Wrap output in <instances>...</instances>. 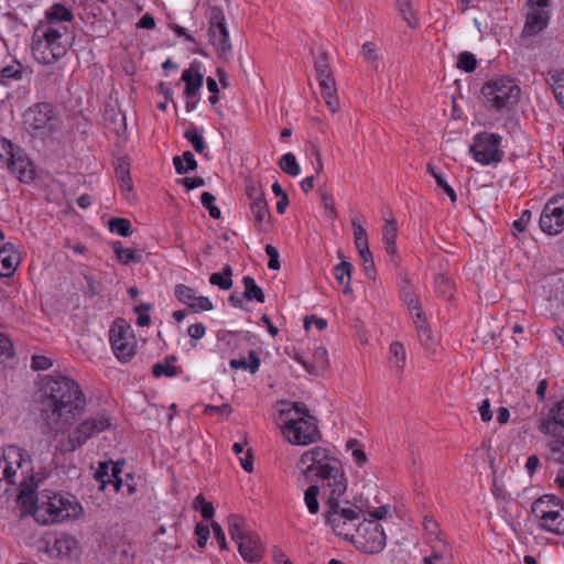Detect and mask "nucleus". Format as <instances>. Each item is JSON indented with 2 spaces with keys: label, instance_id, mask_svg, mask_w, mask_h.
<instances>
[{
  "label": "nucleus",
  "instance_id": "obj_1",
  "mask_svg": "<svg viewBox=\"0 0 564 564\" xmlns=\"http://www.w3.org/2000/svg\"><path fill=\"white\" fill-rule=\"evenodd\" d=\"M41 413L56 433L70 425L86 408L82 386L61 371H53L39 379Z\"/></svg>",
  "mask_w": 564,
  "mask_h": 564
},
{
  "label": "nucleus",
  "instance_id": "obj_2",
  "mask_svg": "<svg viewBox=\"0 0 564 564\" xmlns=\"http://www.w3.org/2000/svg\"><path fill=\"white\" fill-rule=\"evenodd\" d=\"M299 467L306 477H316L322 482V496L345 494L347 479L340 460L321 446L306 451L300 458Z\"/></svg>",
  "mask_w": 564,
  "mask_h": 564
},
{
  "label": "nucleus",
  "instance_id": "obj_3",
  "mask_svg": "<svg viewBox=\"0 0 564 564\" xmlns=\"http://www.w3.org/2000/svg\"><path fill=\"white\" fill-rule=\"evenodd\" d=\"M20 487L19 500L25 503L35 491L32 462L20 447L10 445L0 454V482Z\"/></svg>",
  "mask_w": 564,
  "mask_h": 564
},
{
  "label": "nucleus",
  "instance_id": "obj_4",
  "mask_svg": "<svg viewBox=\"0 0 564 564\" xmlns=\"http://www.w3.org/2000/svg\"><path fill=\"white\" fill-rule=\"evenodd\" d=\"M84 513L82 505L73 497L53 490H42L35 496L33 517L44 525L79 519Z\"/></svg>",
  "mask_w": 564,
  "mask_h": 564
},
{
  "label": "nucleus",
  "instance_id": "obj_5",
  "mask_svg": "<svg viewBox=\"0 0 564 564\" xmlns=\"http://www.w3.org/2000/svg\"><path fill=\"white\" fill-rule=\"evenodd\" d=\"M345 494L333 495L332 492L323 496L325 501L324 518L333 532L348 541H352L358 532V528L364 519L361 511L348 501L343 505Z\"/></svg>",
  "mask_w": 564,
  "mask_h": 564
},
{
  "label": "nucleus",
  "instance_id": "obj_6",
  "mask_svg": "<svg viewBox=\"0 0 564 564\" xmlns=\"http://www.w3.org/2000/svg\"><path fill=\"white\" fill-rule=\"evenodd\" d=\"M281 414L285 415L282 433L289 443L303 446L316 441V420L304 405L294 404L289 410H282Z\"/></svg>",
  "mask_w": 564,
  "mask_h": 564
},
{
  "label": "nucleus",
  "instance_id": "obj_7",
  "mask_svg": "<svg viewBox=\"0 0 564 564\" xmlns=\"http://www.w3.org/2000/svg\"><path fill=\"white\" fill-rule=\"evenodd\" d=\"M22 122L30 135L45 140L61 129L62 118L52 102L42 101L30 106L23 112Z\"/></svg>",
  "mask_w": 564,
  "mask_h": 564
},
{
  "label": "nucleus",
  "instance_id": "obj_8",
  "mask_svg": "<svg viewBox=\"0 0 564 564\" xmlns=\"http://www.w3.org/2000/svg\"><path fill=\"white\" fill-rule=\"evenodd\" d=\"M72 42L55 30H34L32 35L31 51L34 59L43 65H53L63 58Z\"/></svg>",
  "mask_w": 564,
  "mask_h": 564
},
{
  "label": "nucleus",
  "instance_id": "obj_9",
  "mask_svg": "<svg viewBox=\"0 0 564 564\" xmlns=\"http://www.w3.org/2000/svg\"><path fill=\"white\" fill-rule=\"evenodd\" d=\"M227 522L230 538L237 544L241 557L248 563L260 562L264 553V544L259 534L250 530L240 516L230 514Z\"/></svg>",
  "mask_w": 564,
  "mask_h": 564
},
{
  "label": "nucleus",
  "instance_id": "obj_10",
  "mask_svg": "<svg viewBox=\"0 0 564 564\" xmlns=\"http://www.w3.org/2000/svg\"><path fill=\"white\" fill-rule=\"evenodd\" d=\"M0 161L20 182L31 183L35 178V167L25 150L0 137Z\"/></svg>",
  "mask_w": 564,
  "mask_h": 564
},
{
  "label": "nucleus",
  "instance_id": "obj_11",
  "mask_svg": "<svg viewBox=\"0 0 564 564\" xmlns=\"http://www.w3.org/2000/svg\"><path fill=\"white\" fill-rule=\"evenodd\" d=\"M521 89L511 78L501 77L487 82L481 88L486 106L496 110H503L514 105L520 97Z\"/></svg>",
  "mask_w": 564,
  "mask_h": 564
},
{
  "label": "nucleus",
  "instance_id": "obj_12",
  "mask_svg": "<svg viewBox=\"0 0 564 564\" xmlns=\"http://www.w3.org/2000/svg\"><path fill=\"white\" fill-rule=\"evenodd\" d=\"M110 425V419L106 414H97L95 416L86 417L68 433L66 440L61 442V452H75L86 444L89 438L106 431Z\"/></svg>",
  "mask_w": 564,
  "mask_h": 564
},
{
  "label": "nucleus",
  "instance_id": "obj_13",
  "mask_svg": "<svg viewBox=\"0 0 564 564\" xmlns=\"http://www.w3.org/2000/svg\"><path fill=\"white\" fill-rule=\"evenodd\" d=\"M387 542L384 530L380 523L375 520L362 519L358 532L351 543L360 551L367 554H377L381 552Z\"/></svg>",
  "mask_w": 564,
  "mask_h": 564
},
{
  "label": "nucleus",
  "instance_id": "obj_14",
  "mask_svg": "<svg viewBox=\"0 0 564 564\" xmlns=\"http://www.w3.org/2000/svg\"><path fill=\"white\" fill-rule=\"evenodd\" d=\"M109 341L115 356L122 362L135 355L137 340L131 326L123 319L113 323L109 330Z\"/></svg>",
  "mask_w": 564,
  "mask_h": 564
},
{
  "label": "nucleus",
  "instance_id": "obj_15",
  "mask_svg": "<svg viewBox=\"0 0 564 564\" xmlns=\"http://www.w3.org/2000/svg\"><path fill=\"white\" fill-rule=\"evenodd\" d=\"M501 147V137L495 133L481 132L475 135L474 143L469 151L473 158L484 164H496L502 161L503 151Z\"/></svg>",
  "mask_w": 564,
  "mask_h": 564
},
{
  "label": "nucleus",
  "instance_id": "obj_16",
  "mask_svg": "<svg viewBox=\"0 0 564 564\" xmlns=\"http://www.w3.org/2000/svg\"><path fill=\"white\" fill-rule=\"evenodd\" d=\"M315 70L322 97L324 98L327 108L334 113L339 108V100L337 97L335 78L329 68L328 57L325 52H321L315 57Z\"/></svg>",
  "mask_w": 564,
  "mask_h": 564
},
{
  "label": "nucleus",
  "instance_id": "obj_17",
  "mask_svg": "<svg viewBox=\"0 0 564 564\" xmlns=\"http://www.w3.org/2000/svg\"><path fill=\"white\" fill-rule=\"evenodd\" d=\"M539 225L541 230L550 236L564 230V195H555L547 200L542 209Z\"/></svg>",
  "mask_w": 564,
  "mask_h": 564
},
{
  "label": "nucleus",
  "instance_id": "obj_18",
  "mask_svg": "<svg viewBox=\"0 0 564 564\" xmlns=\"http://www.w3.org/2000/svg\"><path fill=\"white\" fill-rule=\"evenodd\" d=\"M406 304L421 345L425 350L434 351L437 339L426 321L419 300L414 296H410L406 299Z\"/></svg>",
  "mask_w": 564,
  "mask_h": 564
},
{
  "label": "nucleus",
  "instance_id": "obj_19",
  "mask_svg": "<svg viewBox=\"0 0 564 564\" xmlns=\"http://www.w3.org/2000/svg\"><path fill=\"white\" fill-rule=\"evenodd\" d=\"M530 11L525 15V22L522 30V36H535L544 31L550 22V12L546 8L550 6L549 0H528Z\"/></svg>",
  "mask_w": 564,
  "mask_h": 564
},
{
  "label": "nucleus",
  "instance_id": "obj_20",
  "mask_svg": "<svg viewBox=\"0 0 564 564\" xmlns=\"http://www.w3.org/2000/svg\"><path fill=\"white\" fill-rule=\"evenodd\" d=\"M543 500H535L531 506L532 513L538 518L539 527L554 534H564V508L543 509Z\"/></svg>",
  "mask_w": 564,
  "mask_h": 564
},
{
  "label": "nucleus",
  "instance_id": "obj_21",
  "mask_svg": "<svg viewBox=\"0 0 564 564\" xmlns=\"http://www.w3.org/2000/svg\"><path fill=\"white\" fill-rule=\"evenodd\" d=\"M209 40L219 54H225L231 50L229 31L226 25L225 15L220 10L212 15Z\"/></svg>",
  "mask_w": 564,
  "mask_h": 564
},
{
  "label": "nucleus",
  "instance_id": "obj_22",
  "mask_svg": "<svg viewBox=\"0 0 564 564\" xmlns=\"http://www.w3.org/2000/svg\"><path fill=\"white\" fill-rule=\"evenodd\" d=\"M124 460L101 462L95 474L96 479L100 484V489L104 490L108 484L113 486L116 492H119L123 486V471Z\"/></svg>",
  "mask_w": 564,
  "mask_h": 564
},
{
  "label": "nucleus",
  "instance_id": "obj_23",
  "mask_svg": "<svg viewBox=\"0 0 564 564\" xmlns=\"http://www.w3.org/2000/svg\"><path fill=\"white\" fill-rule=\"evenodd\" d=\"M560 427L564 429V398L551 410L550 417L539 420V430L544 434H557Z\"/></svg>",
  "mask_w": 564,
  "mask_h": 564
},
{
  "label": "nucleus",
  "instance_id": "obj_24",
  "mask_svg": "<svg viewBox=\"0 0 564 564\" xmlns=\"http://www.w3.org/2000/svg\"><path fill=\"white\" fill-rule=\"evenodd\" d=\"M20 263L15 246L11 242H4L0 247V276L12 275Z\"/></svg>",
  "mask_w": 564,
  "mask_h": 564
},
{
  "label": "nucleus",
  "instance_id": "obj_25",
  "mask_svg": "<svg viewBox=\"0 0 564 564\" xmlns=\"http://www.w3.org/2000/svg\"><path fill=\"white\" fill-rule=\"evenodd\" d=\"M350 224L354 232V243L358 253L370 250L368 234L365 227L367 224L366 217L360 213H352L350 215Z\"/></svg>",
  "mask_w": 564,
  "mask_h": 564
},
{
  "label": "nucleus",
  "instance_id": "obj_26",
  "mask_svg": "<svg viewBox=\"0 0 564 564\" xmlns=\"http://www.w3.org/2000/svg\"><path fill=\"white\" fill-rule=\"evenodd\" d=\"M181 79L185 83V98H196L203 87L204 75L199 70H193V68H187L183 70Z\"/></svg>",
  "mask_w": 564,
  "mask_h": 564
},
{
  "label": "nucleus",
  "instance_id": "obj_27",
  "mask_svg": "<svg viewBox=\"0 0 564 564\" xmlns=\"http://www.w3.org/2000/svg\"><path fill=\"white\" fill-rule=\"evenodd\" d=\"M397 8L410 28L414 29L420 25L419 9L415 0H397Z\"/></svg>",
  "mask_w": 564,
  "mask_h": 564
},
{
  "label": "nucleus",
  "instance_id": "obj_28",
  "mask_svg": "<svg viewBox=\"0 0 564 564\" xmlns=\"http://www.w3.org/2000/svg\"><path fill=\"white\" fill-rule=\"evenodd\" d=\"M15 360V348L12 339L0 332V371L12 367Z\"/></svg>",
  "mask_w": 564,
  "mask_h": 564
},
{
  "label": "nucleus",
  "instance_id": "obj_29",
  "mask_svg": "<svg viewBox=\"0 0 564 564\" xmlns=\"http://www.w3.org/2000/svg\"><path fill=\"white\" fill-rule=\"evenodd\" d=\"M398 225L394 218H387L382 228V242L390 256L397 254Z\"/></svg>",
  "mask_w": 564,
  "mask_h": 564
},
{
  "label": "nucleus",
  "instance_id": "obj_30",
  "mask_svg": "<svg viewBox=\"0 0 564 564\" xmlns=\"http://www.w3.org/2000/svg\"><path fill=\"white\" fill-rule=\"evenodd\" d=\"M250 209L254 218V226L259 231H265L271 220L267 200L251 202Z\"/></svg>",
  "mask_w": 564,
  "mask_h": 564
},
{
  "label": "nucleus",
  "instance_id": "obj_31",
  "mask_svg": "<svg viewBox=\"0 0 564 564\" xmlns=\"http://www.w3.org/2000/svg\"><path fill=\"white\" fill-rule=\"evenodd\" d=\"M435 292L440 297H444L448 302L454 301L455 282L448 275L441 273L434 280Z\"/></svg>",
  "mask_w": 564,
  "mask_h": 564
},
{
  "label": "nucleus",
  "instance_id": "obj_32",
  "mask_svg": "<svg viewBox=\"0 0 564 564\" xmlns=\"http://www.w3.org/2000/svg\"><path fill=\"white\" fill-rule=\"evenodd\" d=\"M112 250L117 260L122 264H130L141 260V254L133 248H126L122 241H115L112 243Z\"/></svg>",
  "mask_w": 564,
  "mask_h": 564
},
{
  "label": "nucleus",
  "instance_id": "obj_33",
  "mask_svg": "<svg viewBox=\"0 0 564 564\" xmlns=\"http://www.w3.org/2000/svg\"><path fill=\"white\" fill-rule=\"evenodd\" d=\"M242 284L245 286L243 299L247 301H257L258 303H264L265 295L260 286L257 285L256 280L246 275L242 278Z\"/></svg>",
  "mask_w": 564,
  "mask_h": 564
},
{
  "label": "nucleus",
  "instance_id": "obj_34",
  "mask_svg": "<svg viewBox=\"0 0 564 564\" xmlns=\"http://www.w3.org/2000/svg\"><path fill=\"white\" fill-rule=\"evenodd\" d=\"M549 82L556 101L564 109V69L549 72Z\"/></svg>",
  "mask_w": 564,
  "mask_h": 564
},
{
  "label": "nucleus",
  "instance_id": "obj_35",
  "mask_svg": "<svg viewBox=\"0 0 564 564\" xmlns=\"http://www.w3.org/2000/svg\"><path fill=\"white\" fill-rule=\"evenodd\" d=\"M389 362L397 371H402L406 362L405 347L400 341H393L389 348Z\"/></svg>",
  "mask_w": 564,
  "mask_h": 564
},
{
  "label": "nucleus",
  "instance_id": "obj_36",
  "mask_svg": "<svg viewBox=\"0 0 564 564\" xmlns=\"http://www.w3.org/2000/svg\"><path fill=\"white\" fill-rule=\"evenodd\" d=\"M173 165L177 174L184 175L197 169V161L191 151H185L182 156L173 158Z\"/></svg>",
  "mask_w": 564,
  "mask_h": 564
},
{
  "label": "nucleus",
  "instance_id": "obj_37",
  "mask_svg": "<svg viewBox=\"0 0 564 564\" xmlns=\"http://www.w3.org/2000/svg\"><path fill=\"white\" fill-rule=\"evenodd\" d=\"M76 540L70 535H61L55 539L52 550L61 557L70 556L76 549Z\"/></svg>",
  "mask_w": 564,
  "mask_h": 564
},
{
  "label": "nucleus",
  "instance_id": "obj_38",
  "mask_svg": "<svg viewBox=\"0 0 564 564\" xmlns=\"http://www.w3.org/2000/svg\"><path fill=\"white\" fill-rule=\"evenodd\" d=\"M209 283L218 286L220 290L227 291L232 286V269L225 265L221 272H215L209 275Z\"/></svg>",
  "mask_w": 564,
  "mask_h": 564
},
{
  "label": "nucleus",
  "instance_id": "obj_39",
  "mask_svg": "<svg viewBox=\"0 0 564 564\" xmlns=\"http://www.w3.org/2000/svg\"><path fill=\"white\" fill-rule=\"evenodd\" d=\"M73 18L72 10L62 3H54L45 12V19H52L67 24L73 21Z\"/></svg>",
  "mask_w": 564,
  "mask_h": 564
},
{
  "label": "nucleus",
  "instance_id": "obj_40",
  "mask_svg": "<svg viewBox=\"0 0 564 564\" xmlns=\"http://www.w3.org/2000/svg\"><path fill=\"white\" fill-rule=\"evenodd\" d=\"M232 452L239 459L240 466L246 473H252L253 470V457L250 449H245V444L234 443Z\"/></svg>",
  "mask_w": 564,
  "mask_h": 564
},
{
  "label": "nucleus",
  "instance_id": "obj_41",
  "mask_svg": "<svg viewBox=\"0 0 564 564\" xmlns=\"http://www.w3.org/2000/svg\"><path fill=\"white\" fill-rule=\"evenodd\" d=\"M427 171L435 178L436 184L441 187L451 198L452 202H456L457 195L455 189L448 184L445 174L431 164L427 165Z\"/></svg>",
  "mask_w": 564,
  "mask_h": 564
},
{
  "label": "nucleus",
  "instance_id": "obj_42",
  "mask_svg": "<svg viewBox=\"0 0 564 564\" xmlns=\"http://www.w3.org/2000/svg\"><path fill=\"white\" fill-rule=\"evenodd\" d=\"M108 228L110 232L116 234L120 237H129L132 235L131 221L122 217H113L108 221Z\"/></svg>",
  "mask_w": 564,
  "mask_h": 564
},
{
  "label": "nucleus",
  "instance_id": "obj_43",
  "mask_svg": "<svg viewBox=\"0 0 564 564\" xmlns=\"http://www.w3.org/2000/svg\"><path fill=\"white\" fill-rule=\"evenodd\" d=\"M351 269V263L346 261H341L334 268V276L340 285L345 286V293L350 289Z\"/></svg>",
  "mask_w": 564,
  "mask_h": 564
},
{
  "label": "nucleus",
  "instance_id": "obj_44",
  "mask_svg": "<svg viewBox=\"0 0 564 564\" xmlns=\"http://www.w3.org/2000/svg\"><path fill=\"white\" fill-rule=\"evenodd\" d=\"M279 165L281 170L290 176L295 177L301 174V166L292 152L283 154L280 159Z\"/></svg>",
  "mask_w": 564,
  "mask_h": 564
},
{
  "label": "nucleus",
  "instance_id": "obj_45",
  "mask_svg": "<svg viewBox=\"0 0 564 564\" xmlns=\"http://www.w3.org/2000/svg\"><path fill=\"white\" fill-rule=\"evenodd\" d=\"M322 486L312 485L304 492V501L311 514H317L319 511L318 495Z\"/></svg>",
  "mask_w": 564,
  "mask_h": 564
},
{
  "label": "nucleus",
  "instance_id": "obj_46",
  "mask_svg": "<svg viewBox=\"0 0 564 564\" xmlns=\"http://www.w3.org/2000/svg\"><path fill=\"white\" fill-rule=\"evenodd\" d=\"M184 138L191 143L197 153H203L206 149V142L203 134L196 127H191L184 131Z\"/></svg>",
  "mask_w": 564,
  "mask_h": 564
},
{
  "label": "nucleus",
  "instance_id": "obj_47",
  "mask_svg": "<svg viewBox=\"0 0 564 564\" xmlns=\"http://www.w3.org/2000/svg\"><path fill=\"white\" fill-rule=\"evenodd\" d=\"M174 296L184 305H189L193 303L196 296V291L183 283H178L174 288Z\"/></svg>",
  "mask_w": 564,
  "mask_h": 564
},
{
  "label": "nucleus",
  "instance_id": "obj_48",
  "mask_svg": "<svg viewBox=\"0 0 564 564\" xmlns=\"http://www.w3.org/2000/svg\"><path fill=\"white\" fill-rule=\"evenodd\" d=\"M35 30H41L42 32H45L46 30H55L58 31L62 34V37H67L69 33V28L67 23L58 22L52 19H45V21H41L40 24L36 26Z\"/></svg>",
  "mask_w": 564,
  "mask_h": 564
},
{
  "label": "nucleus",
  "instance_id": "obj_49",
  "mask_svg": "<svg viewBox=\"0 0 564 564\" xmlns=\"http://www.w3.org/2000/svg\"><path fill=\"white\" fill-rule=\"evenodd\" d=\"M216 197L209 192H203L200 196V203L204 208L209 213V216L214 219H219L221 216L220 209L215 205Z\"/></svg>",
  "mask_w": 564,
  "mask_h": 564
},
{
  "label": "nucleus",
  "instance_id": "obj_50",
  "mask_svg": "<svg viewBox=\"0 0 564 564\" xmlns=\"http://www.w3.org/2000/svg\"><path fill=\"white\" fill-rule=\"evenodd\" d=\"M116 174L119 177V186L123 191L132 189V181L129 172L128 165L122 162L116 166Z\"/></svg>",
  "mask_w": 564,
  "mask_h": 564
},
{
  "label": "nucleus",
  "instance_id": "obj_51",
  "mask_svg": "<svg viewBox=\"0 0 564 564\" xmlns=\"http://www.w3.org/2000/svg\"><path fill=\"white\" fill-rule=\"evenodd\" d=\"M152 373L155 378H172L177 375V368L166 360L165 362L155 364L152 368Z\"/></svg>",
  "mask_w": 564,
  "mask_h": 564
},
{
  "label": "nucleus",
  "instance_id": "obj_52",
  "mask_svg": "<svg viewBox=\"0 0 564 564\" xmlns=\"http://www.w3.org/2000/svg\"><path fill=\"white\" fill-rule=\"evenodd\" d=\"M194 507L196 510L200 511L202 517L205 520H209L215 514V509L212 502L206 501L203 495H198L194 500Z\"/></svg>",
  "mask_w": 564,
  "mask_h": 564
},
{
  "label": "nucleus",
  "instance_id": "obj_53",
  "mask_svg": "<svg viewBox=\"0 0 564 564\" xmlns=\"http://www.w3.org/2000/svg\"><path fill=\"white\" fill-rule=\"evenodd\" d=\"M193 313L209 312L214 308L213 302L209 297L204 295H196L195 300L188 307Z\"/></svg>",
  "mask_w": 564,
  "mask_h": 564
},
{
  "label": "nucleus",
  "instance_id": "obj_54",
  "mask_svg": "<svg viewBox=\"0 0 564 564\" xmlns=\"http://www.w3.org/2000/svg\"><path fill=\"white\" fill-rule=\"evenodd\" d=\"M187 335L191 337L192 347H196V341L206 335V326L203 323L191 324L187 328Z\"/></svg>",
  "mask_w": 564,
  "mask_h": 564
},
{
  "label": "nucleus",
  "instance_id": "obj_55",
  "mask_svg": "<svg viewBox=\"0 0 564 564\" xmlns=\"http://www.w3.org/2000/svg\"><path fill=\"white\" fill-rule=\"evenodd\" d=\"M53 367V360L44 355H34L31 358V368L35 371L48 370Z\"/></svg>",
  "mask_w": 564,
  "mask_h": 564
},
{
  "label": "nucleus",
  "instance_id": "obj_56",
  "mask_svg": "<svg viewBox=\"0 0 564 564\" xmlns=\"http://www.w3.org/2000/svg\"><path fill=\"white\" fill-rule=\"evenodd\" d=\"M477 67L476 56L470 52H460V70L471 73Z\"/></svg>",
  "mask_w": 564,
  "mask_h": 564
},
{
  "label": "nucleus",
  "instance_id": "obj_57",
  "mask_svg": "<svg viewBox=\"0 0 564 564\" xmlns=\"http://www.w3.org/2000/svg\"><path fill=\"white\" fill-rule=\"evenodd\" d=\"M264 251L269 257L268 268L270 270H279L281 268V263L278 249L272 245H267Z\"/></svg>",
  "mask_w": 564,
  "mask_h": 564
},
{
  "label": "nucleus",
  "instance_id": "obj_58",
  "mask_svg": "<svg viewBox=\"0 0 564 564\" xmlns=\"http://www.w3.org/2000/svg\"><path fill=\"white\" fill-rule=\"evenodd\" d=\"M195 534L197 535L198 547H205L210 535V530L208 525L202 522L197 523L195 527Z\"/></svg>",
  "mask_w": 564,
  "mask_h": 564
},
{
  "label": "nucleus",
  "instance_id": "obj_59",
  "mask_svg": "<svg viewBox=\"0 0 564 564\" xmlns=\"http://www.w3.org/2000/svg\"><path fill=\"white\" fill-rule=\"evenodd\" d=\"M0 76L2 80L20 79L22 77L21 64L3 67L0 72Z\"/></svg>",
  "mask_w": 564,
  "mask_h": 564
},
{
  "label": "nucleus",
  "instance_id": "obj_60",
  "mask_svg": "<svg viewBox=\"0 0 564 564\" xmlns=\"http://www.w3.org/2000/svg\"><path fill=\"white\" fill-rule=\"evenodd\" d=\"M304 327L306 330H311V328L314 327L321 332L327 327V321L315 315L306 316L304 319Z\"/></svg>",
  "mask_w": 564,
  "mask_h": 564
},
{
  "label": "nucleus",
  "instance_id": "obj_61",
  "mask_svg": "<svg viewBox=\"0 0 564 564\" xmlns=\"http://www.w3.org/2000/svg\"><path fill=\"white\" fill-rule=\"evenodd\" d=\"M551 453L556 460H561L564 456V436L556 437L549 443Z\"/></svg>",
  "mask_w": 564,
  "mask_h": 564
},
{
  "label": "nucleus",
  "instance_id": "obj_62",
  "mask_svg": "<svg viewBox=\"0 0 564 564\" xmlns=\"http://www.w3.org/2000/svg\"><path fill=\"white\" fill-rule=\"evenodd\" d=\"M359 256H360V258L362 260L364 268L366 270L367 276L368 278H373V274H375V262H373V258H372L371 251L368 250V251L359 252Z\"/></svg>",
  "mask_w": 564,
  "mask_h": 564
},
{
  "label": "nucleus",
  "instance_id": "obj_63",
  "mask_svg": "<svg viewBox=\"0 0 564 564\" xmlns=\"http://www.w3.org/2000/svg\"><path fill=\"white\" fill-rule=\"evenodd\" d=\"M361 55L367 63H375L378 59L376 45L372 42H366L362 45Z\"/></svg>",
  "mask_w": 564,
  "mask_h": 564
},
{
  "label": "nucleus",
  "instance_id": "obj_64",
  "mask_svg": "<svg viewBox=\"0 0 564 564\" xmlns=\"http://www.w3.org/2000/svg\"><path fill=\"white\" fill-rule=\"evenodd\" d=\"M532 217V213L529 209L522 210L519 219L514 220L512 226L514 229H517L519 232H522L525 230L528 224L530 223Z\"/></svg>",
  "mask_w": 564,
  "mask_h": 564
}]
</instances>
